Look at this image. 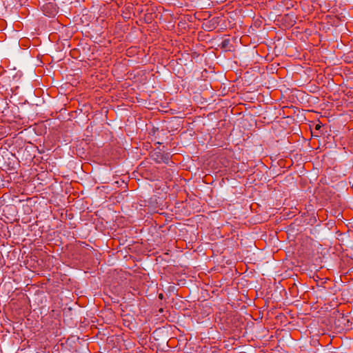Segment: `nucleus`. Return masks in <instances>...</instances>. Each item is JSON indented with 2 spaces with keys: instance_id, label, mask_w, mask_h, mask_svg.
<instances>
[{
  "instance_id": "4",
  "label": "nucleus",
  "mask_w": 353,
  "mask_h": 353,
  "mask_svg": "<svg viewBox=\"0 0 353 353\" xmlns=\"http://www.w3.org/2000/svg\"><path fill=\"white\" fill-rule=\"evenodd\" d=\"M159 296L160 299H163V295L162 294H160Z\"/></svg>"
},
{
  "instance_id": "1",
  "label": "nucleus",
  "mask_w": 353,
  "mask_h": 353,
  "mask_svg": "<svg viewBox=\"0 0 353 353\" xmlns=\"http://www.w3.org/2000/svg\"><path fill=\"white\" fill-rule=\"evenodd\" d=\"M152 158L158 163L161 161L165 162V157L162 155L160 152H156L152 154Z\"/></svg>"
},
{
  "instance_id": "2",
  "label": "nucleus",
  "mask_w": 353,
  "mask_h": 353,
  "mask_svg": "<svg viewBox=\"0 0 353 353\" xmlns=\"http://www.w3.org/2000/svg\"><path fill=\"white\" fill-rule=\"evenodd\" d=\"M339 321H341L342 323H345L346 321L347 323H349L350 321L347 317L341 316L340 319H339Z\"/></svg>"
},
{
  "instance_id": "5",
  "label": "nucleus",
  "mask_w": 353,
  "mask_h": 353,
  "mask_svg": "<svg viewBox=\"0 0 353 353\" xmlns=\"http://www.w3.org/2000/svg\"><path fill=\"white\" fill-rule=\"evenodd\" d=\"M319 128H320V125H317L316 127V129H319Z\"/></svg>"
},
{
  "instance_id": "3",
  "label": "nucleus",
  "mask_w": 353,
  "mask_h": 353,
  "mask_svg": "<svg viewBox=\"0 0 353 353\" xmlns=\"http://www.w3.org/2000/svg\"><path fill=\"white\" fill-rule=\"evenodd\" d=\"M210 22H207L206 23H205L204 25L205 26V27L208 28V29H212L214 27L211 25H208V23H210Z\"/></svg>"
}]
</instances>
